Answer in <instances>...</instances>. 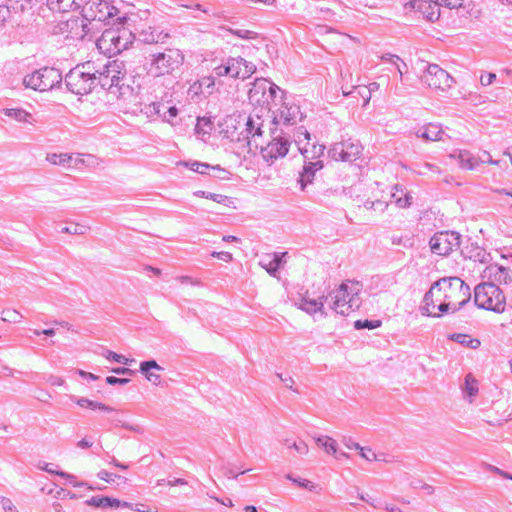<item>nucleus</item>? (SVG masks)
Segmentation results:
<instances>
[{"label": "nucleus", "instance_id": "72a5a7b5", "mask_svg": "<svg viewBox=\"0 0 512 512\" xmlns=\"http://www.w3.org/2000/svg\"><path fill=\"white\" fill-rule=\"evenodd\" d=\"M316 443H317V445L322 447L328 454H336L337 453V443L333 438H331L329 436L317 437Z\"/></svg>", "mask_w": 512, "mask_h": 512}, {"label": "nucleus", "instance_id": "774afa93", "mask_svg": "<svg viewBox=\"0 0 512 512\" xmlns=\"http://www.w3.org/2000/svg\"><path fill=\"white\" fill-rule=\"evenodd\" d=\"M381 59L385 62H390L393 64H396L398 61H400V58L397 55H393V54H389V53L382 55Z\"/></svg>", "mask_w": 512, "mask_h": 512}, {"label": "nucleus", "instance_id": "39448f33", "mask_svg": "<svg viewBox=\"0 0 512 512\" xmlns=\"http://www.w3.org/2000/svg\"><path fill=\"white\" fill-rule=\"evenodd\" d=\"M125 65L122 61H108L101 69H96V84L116 94L125 85Z\"/></svg>", "mask_w": 512, "mask_h": 512}, {"label": "nucleus", "instance_id": "de8ad7c7", "mask_svg": "<svg viewBox=\"0 0 512 512\" xmlns=\"http://www.w3.org/2000/svg\"><path fill=\"white\" fill-rule=\"evenodd\" d=\"M436 2L439 6H445L449 9L459 8L463 5V0H436Z\"/></svg>", "mask_w": 512, "mask_h": 512}, {"label": "nucleus", "instance_id": "0e129e2a", "mask_svg": "<svg viewBox=\"0 0 512 512\" xmlns=\"http://www.w3.org/2000/svg\"><path fill=\"white\" fill-rule=\"evenodd\" d=\"M278 377L286 385V387L293 390L294 392H298L296 389L293 388L294 379L291 376L283 377L282 374H278Z\"/></svg>", "mask_w": 512, "mask_h": 512}, {"label": "nucleus", "instance_id": "423d86ee", "mask_svg": "<svg viewBox=\"0 0 512 512\" xmlns=\"http://www.w3.org/2000/svg\"><path fill=\"white\" fill-rule=\"evenodd\" d=\"M331 297L333 299L331 309L343 316L358 309L361 305L359 290L356 286H349L347 283H342L337 290L331 293Z\"/></svg>", "mask_w": 512, "mask_h": 512}, {"label": "nucleus", "instance_id": "f257e3e1", "mask_svg": "<svg viewBox=\"0 0 512 512\" xmlns=\"http://www.w3.org/2000/svg\"><path fill=\"white\" fill-rule=\"evenodd\" d=\"M184 63V54L177 48H166L149 55L147 73L153 77L172 75Z\"/></svg>", "mask_w": 512, "mask_h": 512}, {"label": "nucleus", "instance_id": "c03bdc74", "mask_svg": "<svg viewBox=\"0 0 512 512\" xmlns=\"http://www.w3.org/2000/svg\"><path fill=\"white\" fill-rule=\"evenodd\" d=\"M392 198L394 199L396 205L400 208H406L411 205L412 197L409 193L404 194L401 197H397V192H392Z\"/></svg>", "mask_w": 512, "mask_h": 512}, {"label": "nucleus", "instance_id": "dca6fc26", "mask_svg": "<svg viewBox=\"0 0 512 512\" xmlns=\"http://www.w3.org/2000/svg\"><path fill=\"white\" fill-rule=\"evenodd\" d=\"M405 9L417 11L431 22L438 20L440 16L439 5L436 0H409L405 3Z\"/></svg>", "mask_w": 512, "mask_h": 512}, {"label": "nucleus", "instance_id": "ea45409f", "mask_svg": "<svg viewBox=\"0 0 512 512\" xmlns=\"http://www.w3.org/2000/svg\"><path fill=\"white\" fill-rule=\"evenodd\" d=\"M86 505L97 508H109L108 496H94L85 501Z\"/></svg>", "mask_w": 512, "mask_h": 512}, {"label": "nucleus", "instance_id": "5701e85b", "mask_svg": "<svg viewBox=\"0 0 512 512\" xmlns=\"http://www.w3.org/2000/svg\"><path fill=\"white\" fill-rule=\"evenodd\" d=\"M463 398L469 403H472L479 392V384L475 377L468 373L464 378V383L461 385Z\"/></svg>", "mask_w": 512, "mask_h": 512}, {"label": "nucleus", "instance_id": "cd10ccee", "mask_svg": "<svg viewBox=\"0 0 512 512\" xmlns=\"http://www.w3.org/2000/svg\"><path fill=\"white\" fill-rule=\"evenodd\" d=\"M489 276H493L495 280L505 284L512 282V272L503 266L490 265L487 267Z\"/></svg>", "mask_w": 512, "mask_h": 512}, {"label": "nucleus", "instance_id": "a211bd4d", "mask_svg": "<svg viewBox=\"0 0 512 512\" xmlns=\"http://www.w3.org/2000/svg\"><path fill=\"white\" fill-rule=\"evenodd\" d=\"M41 71L42 92L60 87L63 76L59 69L54 67H43Z\"/></svg>", "mask_w": 512, "mask_h": 512}, {"label": "nucleus", "instance_id": "20e7f679", "mask_svg": "<svg viewBox=\"0 0 512 512\" xmlns=\"http://www.w3.org/2000/svg\"><path fill=\"white\" fill-rule=\"evenodd\" d=\"M474 303L480 309L502 313L506 307V298L497 285L483 282L474 289Z\"/></svg>", "mask_w": 512, "mask_h": 512}, {"label": "nucleus", "instance_id": "bf43d9fd", "mask_svg": "<svg viewBox=\"0 0 512 512\" xmlns=\"http://www.w3.org/2000/svg\"><path fill=\"white\" fill-rule=\"evenodd\" d=\"M10 17V9L6 5L0 4V26Z\"/></svg>", "mask_w": 512, "mask_h": 512}, {"label": "nucleus", "instance_id": "58836bf2", "mask_svg": "<svg viewBox=\"0 0 512 512\" xmlns=\"http://www.w3.org/2000/svg\"><path fill=\"white\" fill-rule=\"evenodd\" d=\"M381 324H382V322L380 320H368V319L356 320L354 322V328L356 330H361V329L373 330V329L380 327Z\"/></svg>", "mask_w": 512, "mask_h": 512}, {"label": "nucleus", "instance_id": "052dcab7", "mask_svg": "<svg viewBox=\"0 0 512 512\" xmlns=\"http://www.w3.org/2000/svg\"><path fill=\"white\" fill-rule=\"evenodd\" d=\"M233 34L243 39H250L256 36V33L250 30H235Z\"/></svg>", "mask_w": 512, "mask_h": 512}, {"label": "nucleus", "instance_id": "412c9836", "mask_svg": "<svg viewBox=\"0 0 512 512\" xmlns=\"http://www.w3.org/2000/svg\"><path fill=\"white\" fill-rule=\"evenodd\" d=\"M326 299V296H321L318 299H310L307 296H301L299 301L296 302V305L299 309L310 315L320 312L321 315L326 316V313L323 311L324 302Z\"/></svg>", "mask_w": 512, "mask_h": 512}, {"label": "nucleus", "instance_id": "473e14b6", "mask_svg": "<svg viewBox=\"0 0 512 512\" xmlns=\"http://www.w3.org/2000/svg\"><path fill=\"white\" fill-rule=\"evenodd\" d=\"M449 338L451 340H453L459 344H462L466 347H469L471 349H477L481 345V342L479 339L471 338L470 336H468L466 334L455 333V334H452Z\"/></svg>", "mask_w": 512, "mask_h": 512}, {"label": "nucleus", "instance_id": "79ce46f5", "mask_svg": "<svg viewBox=\"0 0 512 512\" xmlns=\"http://www.w3.org/2000/svg\"><path fill=\"white\" fill-rule=\"evenodd\" d=\"M97 477L101 480H104L108 483H113L116 481V479L122 481L123 483L126 482V478L125 477H122L120 475H116V474H113V473H110L106 470H101L97 473Z\"/></svg>", "mask_w": 512, "mask_h": 512}, {"label": "nucleus", "instance_id": "7ed1b4c3", "mask_svg": "<svg viewBox=\"0 0 512 512\" xmlns=\"http://www.w3.org/2000/svg\"><path fill=\"white\" fill-rule=\"evenodd\" d=\"M433 289L453 305V312L462 308L471 298L470 287L459 277H444L433 283Z\"/></svg>", "mask_w": 512, "mask_h": 512}, {"label": "nucleus", "instance_id": "8fccbe9b", "mask_svg": "<svg viewBox=\"0 0 512 512\" xmlns=\"http://www.w3.org/2000/svg\"><path fill=\"white\" fill-rule=\"evenodd\" d=\"M185 165L187 167H189V169H191L192 171L194 172H197L200 171V168H203V169H210V165L207 164V163H202V162H198V161H192V162H186Z\"/></svg>", "mask_w": 512, "mask_h": 512}, {"label": "nucleus", "instance_id": "c9c22d12", "mask_svg": "<svg viewBox=\"0 0 512 512\" xmlns=\"http://www.w3.org/2000/svg\"><path fill=\"white\" fill-rule=\"evenodd\" d=\"M284 444L287 446V448L294 449L300 455H307L309 452L308 445L302 439H297L292 442L289 439H286Z\"/></svg>", "mask_w": 512, "mask_h": 512}, {"label": "nucleus", "instance_id": "a878e982", "mask_svg": "<svg viewBox=\"0 0 512 512\" xmlns=\"http://www.w3.org/2000/svg\"><path fill=\"white\" fill-rule=\"evenodd\" d=\"M215 86L214 76H204L198 81L194 82L190 90L195 94L210 95L213 92Z\"/></svg>", "mask_w": 512, "mask_h": 512}, {"label": "nucleus", "instance_id": "c85d7f7f", "mask_svg": "<svg viewBox=\"0 0 512 512\" xmlns=\"http://www.w3.org/2000/svg\"><path fill=\"white\" fill-rule=\"evenodd\" d=\"M451 156L457 158L458 163L462 169L474 170L479 165L478 158H475L468 151H459L457 155H451Z\"/></svg>", "mask_w": 512, "mask_h": 512}, {"label": "nucleus", "instance_id": "f8f14e48", "mask_svg": "<svg viewBox=\"0 0 512 512\" xmlns=\"http://www.w3.org/2000/svg\"><path fill=\"white\" fill-rule=\"evenodd\" d=\"M280 108L274 112L272 119V127L289 129V127L296 125L304 118L298 104L288 100L285 96Z\"/></svg>", "mask_w": 512, "mask_h": 512}, {"label": "nucleus", "instance_id": "49530a36", "mask_svg": "<svg viewBox=\"0 0 512 512\" xmlns=\"http://www.w3.org/2000/svg\"><path fill=\"white\" fill-rule=\"evenodd\" d=\"M206 198H209V199L213 200L214 202L224 204V205H228L231 202V200L228 196L216 194V193H207Z\"/></svg>", "mask_w": 512, "mask_h": 512}, {"label": "nucleus", "instance_id": "864d4df0", "mask_svg": "<svg viewBox=\"0 0 512 512\" xmlns=\"http://www.w3.org/2000/svg\"><path fill=\"white\" fill-rule=\"evenodd\" d=\"M474 260L481 263H487L490 260V254H488L485 250L477 249V252L474 255Z\"/></svg>", "mask_w": 512, "mask_h": 512}, {"label": "nucleus", "instance_id": "9d476101", "mask_svg": "<svg viewBox=\"0 0 512 512\" xmlns=\"http://www.w3.org/2000/svg\"><path fill=\"white\" fill-rule=\"evenodd\" d=\"M256 71V65L241 56L228 57L226 61L213 69L216 76H229L245 80Z\"/></svg>", "mask_w": 512, "mask_h": 512}, {"label": "nucleus", "instance_id": "69168bd1", "mask_svg": "<svg viewBox=\"0 0 512 512\" xmlns=\"http://www.w3.org/2000/svg\"><path fill=\"white\" fill-rule=\"evenodd\" d=\"M48 383L53 386H61L65 383V380L61 377L50 375L47 379Z\"/></svg>", "mask_w": 512, "mask_h": 512}, {"label": "nucleus", "instance_id": "aec40b11", "mask_svg": "<svg viewBox=\"0 0 512 512\" xmlns=\"http://www.w3.org/2000/svg\"><path fill=\"white\" fill-rule=\"evenodd\" d=\"M286 252L272 253L262 256L259 260V265L264 268L269 275L276 277L279 268L285 263Z\"/></svg>", "mask_w": 512, "mask_h": 512}, {"label": "nucleus", "instance_id": "13d9d810", "mask_svg": "<svg viewBox=\"0 0 512 512\" xmlns=\"http://www.w3.org/2000/svg\"><path fill=\"white\" fill-rule=\"evenodd\" d=\"M130 380L128 378H118V377H115V376H108L106 378V382L110 385H125L129 382Z\"/></svg>", "mask_w": 512, "mask_h": 512}, {"label": "nucleus", "instance_id": "f3484780", "mask_svg": "<svg viewBox=\"0 0 512 512\" xmlns=\"http://www.w3.org/2000/svg\"><path fill=\"white\" fill-rule=\"evenodd\" d=\"M323 166L322 160H304V165L298 178V183L302 191H304L309 184L313 183L316 173L320 171Z\"/></svg>", "mask_w": 512, "mask_h": 512}, {"label": "nucleus", "instance_id": "6e6552de", "mask_svg": "<svg viewBox=\"0 0 512 512\" xmlns=\"http://www.w3.org/2000/svg\"><path fill=\"white\" fill-rule=\"evenodd\" d=\"M132 34L127 30H105L97 40V48L109 55H116L126 50L131 44Z\"/></svg>", "mask_w": 512, "mask_h": 512}, {"label": "nucleus", "instance_id": "9b49d317", "mask_svg": "<svg viewBox=\"0 0 512 512\" xmlns=\"http://www.w3.org/2000/svg\"><path fill=\"white\" fill-rule=\"evenodd\" d=\"M113 7L109 5L106 0H89L87 1L81 9V27L82 33L80 35L83 38L88 34L89 28L88 25L92 21H105L106 19L113 16L112 13Z\"/></svg>", "mask_w": 512, "mask_h": 512}, {"label": "nucleus", "instance_id": "c756f323", "mask_svg": "<svg viewBox=\"0 0 512 512\" xmlns=\"http://www.w3.org/2000/svg\"><path fill=\"white\" fill-rule=\"evenodd\" d=\"M77 405H79L80 407H83V408H90V409H99V410H102V411H105V412H113L115 411L114 408L104 404V403H101V402H97V401H92L88 398H85V397H80V398H77L75 396H71L70 397Z\"/></svg>", "mask_w": 512, "mask_h": 512}, {"label": "nucleus", "instance_id": "6ab92c4d", "mask_svg": "<svg viewBox=\"0 0 512 512\" xmlns=\"http://www.w3.org/2000/svg\"><path fill=\"white\" fill-rule=\"evenodd\" d=\"M415 135L425 141H444L450 138L439 124L429 123L416 130Z\"/></svg>", "mask_w": 512, "mask_h": 512}, {"label": "nucleus", "instance_id": "4be33fe9", "mask_svg": "<svg viewBox=\"0 0 512 512\" xmlns=\"http://www.w3.org/2000/svg\"><path fill=\"white\" fill-rule=\"evenodd\" d=\"M153 370L162 371L163 367H161L155 360L142 361L140 363V372L145 376V378L152 384L159 385L161 383V376Z\"/></svg>", "mask_w": 512, "mask_h": 512}, {"label": "nucleus", "instance_id": "a19ab883", "mask_svg": "<svg viewBox=\"0 0 512 512\" xmlns=\"http://www.w3.org/2000/svg\"><path fill=\"white\" fill-rule=\"evenodd\" d=\"M88 230V227L81 224H74L71 226H65L61 229V233L73 234V235H83Z\"/></svg>", "mask_w": 512, "mask_h": 512}, {"label": "nucleus", "instance_id": "5fc2aeb1", "mask_svg": "<svg viewBox=\"0 0 512 512\" xmlns=\"http://www.w3.org/2000/svg\"><path fill=\"white\" fill-rule=\"evenodd\" d=\"M379 87V84L376 83V82H372L369 84V87H368V91H367V95H364L362 94L361 92H359V94L364 97V106H366L369 101H370V98H371V93L375 90H377Z\"/></svg>", "mask_w": 512, "mask_h": 512}, {"label": "nucleus", "instance_id": "3c124183", "mask_svg": "<svg viewBox=\"0 0 512 512\" xmlns=\"http://www.w3.org/2000/svg\"><path fill=\"white\" fill-rule=\"evenodd\" d=\"M287 479H289L290 481L298 484L300 487H303V488H306V489H309V490H312L314 488V485L309 480H306V479H303V480L296 479V478H293L291 475H287Z\"/></svg>", "mask_w": 512, "mask_h": 512}, {"label": "nucleus", "instance_id": "ddd939ff", "mask_svg": "<svg viewBox=\"0 0 512 512\" xmlns=\"http://www.w3.org/2000/svg\"><path fill=\"white\" fill-rule=\"evenodd\" d=\"M461 235L455 231H441L429 241L431 251L440 256H446L460 247Z\"/></svg>", "mask_w": 512, "mask_h": 512}, {"label": "nucleus", "instance_id": "393cba45", "mask_svg": "<svg viewBox=\"0 0 512 512\" xmlns=\"http://www.w3.org/2000/svg\"><path fill=\"white\" fill-rule=\"evenodd\" d=\"M83 0H48L50 9L62 13L82 8Z\"/></svg>", "mask_w": 512, "mask_h": 512}, {"label": "nucleus", "instance_id": "f03ea898", "mask_svg": "<svg viewBox=\"0 0 512 512\" xmlns=\"http://www.w3.org/2000/svg\"><path fill=\"white\" fill-rule=\"evenodd\" d=\"M96 67L93 62L78 64L65 76L67 89L76 95H86L96 85Z\"/></svg>", "mask_w": 512, "mask_h": 512}, {"label": "nucleus", "instance_id": "2eb2a0df", "mask_svg": "<svg viewBox=\"0 0 512 512\" xmlns=\"http://www.w3.org/2000/svg\"><path fill=\"white\" fill-rule=\"evenodd\" d=\"M363 150L358 140H344L335 143L328 151L329 156L336 161L353 162L359 158Z\"/></svg>", "mask_w": 512, "mask_h": 512}, {"label": "nucleus", "instance_id": "1a4fd4ad", "mask_svg": "<svg viewBox=\"0 0 512 512\" xmlns=\"http://www.w3.org/2000/svg\"><path fill=\"white\" fill-rule=\"evenodd\" d=\"M278 93H281L280 99H283L285 95L284 91L267 79L259 78L254 81L249 89L248 98L252 104L269 106L271 103H274L276 105Z\"/></svg>", "mask_w": 512, "mask_h": 512}, {"label": "nucleus", "instance_id": "4d7b16f0", "mask_svg": "<svg viewBox=\"0 0 512 512\" xmlns=\"http://www.w3.org/2000/svg\"><path fill=\"white\" fill-rule=\"evenodd\" d=\"M359 451L361 457H363L367 461H373L377 459L376 454L370 448L361 447Z\"/></svg>", "mask_w": 512, "mask_h": 512}, {"label": "nucleus", "instance_id": "680f3d73", "mask_svg": "<svg viewBox=\"0 0 512 512\" xmlns=\"http://www.w3.org/2000/svg\"><path fill=\"white\" fill-rule=\"evenodd\" d=\"M0 505L5 511H13L15 509V506L12 503V501L6 497L0 498Z\"/></svg>", "mask_w": 512, "mask_h": 512}, {"label": "nucleus", "instance_id": "e2e57ef3", "mask_svg": "<svg viewBox=\"0 0 512 512\" xmlns=\"http://www.w3.org/2000/svg\"><path fill=\"white\" fill-rule=\"evenodd\" d=\"M478 160H479V164L480 163H489V164H492V165H499L500 164V160H493L488 152H484L483 153V157L482 158H478Z\"/></svg>", "mask_w": 512, "mask_h": 512}, {"label": "nucleus", "instance_id": "4c0bfd02", "mask_svg": "<svg viewBox=\"0 0 512 512\" xmlns=\"http://www.w3.org/2000/svg\"><path fill=\"white\" fill-rule=\"evenodd\" d=\"M46 160L53 165H63L64 166L70 162L71 156L68 154H65V153H61V154L51 153V154L47 155Z\"/></svg>", "mask_w": 512, "mask_h": 512}, {"label": "nucleus", "instance_id": "e433bc0d", "mask_svg": "<svg viewBox=\"0 0 512 512\" xmlns=\"http://www.w3.org/2000/svg\"><path fill=\"white\" fill-rule=\"evenodd\" d=\"M1 315L2 321L9 323H19L23 318L17 310L10 308L2 310Z\"/></svg>", "mask_w": 512, "mask_h": 512}, {"label": "nucleus", "instance_id": "f704fd0d", "mask_svg": "<svg viewBox=\"0 0 512 512\" xmlns=\"http://www.w3.org/2000/svg\"><path fill=\"white\" fill-rule=\"evenodd\" d=\"M246 132L247 135L260 136L262 135V122H260V118L257 116L256 119L253 117H249L246 123Z\"/></svg>", "mask_w": 512, "mask_h": 512}, {"label": "nucleus", "instance_id": "b1692460", "mask_svg": "<svg viewBox=\"0 0 512 512\" xmlns=\"http://www.w3.org/2000/svg\"><path fill=\"white\" fill-rule=\"evenodd\" d=\"M140 40L147 44L163 43L169 37L168 33L159 31L157 28L149 27L147 30H142L139 34Z\"/></svg>", "mask_w": 512, "mask_h": 512}, {"label": "nucleus", "instance_id": "bb28decb", "mask_svg": "<svg viewBox=\"0 0 512 512\" xmlns=\"http://www.w3.org/2000/svg\"><path fill=\"white\" fill-rule=\"evenodd\" d=\"M3 113L20 123L33 124L35 122L33 116L22 108H5Z\"/></svg>", "mask_w": 512, "mask_h": 512}, {"label": "nucleus", "instance_id": "0eeeda50", "mask_svg": "<svg viewBox=\"0 0 512 512\" xmlns=\"http://www.w3.org/2000/svg\"><path fill=\"white\" fill-rule=\"evenodd\" d=\"M270 135L271 140L261 149V154L264 160L273 163L287 155L291 146V136L287 130L278 127H271Z\"/></svg>", "mask_w": 512, "mask_h": 512}, {"label": "nucleus", "instance_id": "a18cd8bd", "mask_svg": "<svg viewBox=\"0 0 512 512\" xmlns=\"http://www.w3.org/2000/svg\"><path fill=\"white\" fill-rule=\"evenodd\" d=\"M105 357L108 359V360H113L117 363H122V364H129L130 362H133L134 360L133 359H128L126 358L125 356L123 355H120V354H117L113 351H110V350H107L106 351V354H105Z\"/></svg>", "mask_w": 512, "mask_h": 512}, {"label": "nucleus", "instance_id": "7c9ffc66", "mask_svg": "<svg viewBox=\"0 0 512 512\" xmlns=\"http://www.w3.org/2000/svg\"><path fill=\"white\" fill-rule=\"evenodd\" d=\"M300 153L303 155L304 160H320L319 158L324 155L325 146L322 144H313L311 149L307 146L299 147Z\"/></svg>", "mask_w": 512, "mask_h": 512}, {"label": "nucleus", "instance_id": "37998d69", "mask_svg": "<svg viewBox=\"0 0 512 512\" xmlns=\"http://www.w3.org/2000/svg\"><path fill=\"white\" fill-rule=\"evenodd\" d=\"M302 137L304 140H307V145H308L309 140H310V133L303 126H300L297 128L296 133L294 135V141L297 144L298 148L303 147L301 145Z\"/></svg>", "mask_w": 512, "mask_h": 512}, {"label": "nucleus", "instance_id": "6e6d98bb", "mask_svg": "<svg viewBox=\"0 0 512 512\" xmlns=\"http://www.w3.org/2000/svg\"><path fill=\"white\" fill-rule=\"evenodd\" d=\"M495 79H496L495 73H484L480 77V83L483 86H488V85L492 84Z\"/></svg>", "mask_w": 512, "mask_h": 512}, {"label": "nucleus", "instance_id": "2f4dec72", "mask_svg": "<svg viewBox=\"0 0 512 512\" xmlns=\"http://www.w3.org/2000/svg\"><path fill=\"white\" fill-rule=\"evenodd\" d=\"M23 85L26 88L42 92L41 71H40V69L35 70L34 72H32L30 74H27L23 78Z\"/></svg>", "mask_w": 512, "mask_h": 512}, {"label": "nucleus", "instance_id": "09e8293b", "mask_svg": "<svg viewBox=\"0 0 512 512\" xmlns=\"http://www.w3.org/2000/svg\"><path fill=\"white\" fill-rule=\"evenodd\" d=\"M210 169L211 171L213 172V176L216 177V178H220V179H227L228 178V174L229 172L223 168H221L220 166H211L210 165Z\"/></svg>", "mask_w": 512, "mask_h": 512}, {"label": "nucleus", "instance_id": "338daca9", "mask_svg": "<svg viewBox=\"0 0 512 512\" xmlns=\"http://www.w3.org/2000/svg\"><path fill=\"white\" fill-rule=\"evenodd\" d=\"M160 106H161V104H159V103H151L145 107V109H146L145 113L146 114L160 113Z\"/></svg>", "mask_w": 512, "mask_h": 512}, {"label": "nucleus", "instance_id": "603ef678", "mask_svg": "<svg viewBox=\"0 0 512 512\" xmlns=\"http://www.w3.org/2000/svg\"><path fill=\"white\" fill-rule=\"evenodd\" d=\"M211 256L214 257V258L223 260L225 262H231L232 259H233L232 254L230 252H226V251H221V252L213 251L211 253Z\"/></svg>", "mask_w": 512, "mask_h": 512}, {"label": "nucleus", "instance_id": "4468645a", "mask_svg": "<svg viewBox=\"0 0 512 512\" xmlns=\"http://www.w3.org/2000/svg\"><path fill=\"white\" fill-rule=\"evenodd\" d=\"M422 81L430 88L442 92L450 89L454 83L453 77L437 64H429Z\"/></svg>", "mask_w": 512, "mask_h": 512}]
</instances>
